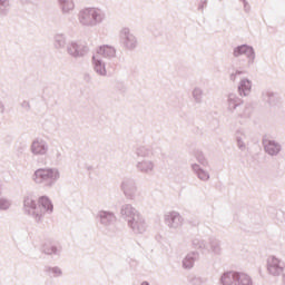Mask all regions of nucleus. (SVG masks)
<instances>
[{"instance_id": "nucleus-10", "label": "nucleus", "mask_w": 285, "mask_h": 285, "mask_svg": "<svg viewBox=\"0 0 285 285\" xmlns=\"http://www.w3.org/2000/svg\"><path fill=\"white\" fill-rule=\"evenodd\" d=\"M8 208H10V202L0 199V210H8Z\"/></svg>"}, {"instance_id": "nucleus-9", "label": "nucleus", "mask_w": 285, "mask_h": 285, "mask_svg": "<svg viewBox=\"0 0 285 285\" xmlns=\"http://www.w3.org/2000/svg\"><path fill=\"white\" fill-rule=\"evenodd\" d=\"M100 50L105 55V57H112L115 55V49L112 47H101Z\"/></svg>"}, {"instance_id": "nucleus-3", "label": "nucleus", "mask_w": 285, "mask_h": 285, "mask_svg": "<svg viewBox=\"0 0 285 285\" xmlns=\"http://www.w3.org/2000/svg\"><path fill=\"white\" fill-rule=\"evenodd\" d=\"M101 13L97 9H86L80 13V21L82 23H92V21H100Z\"/></svg>"}, {"instance_id": "nucleus-6", "label": "nucleus", "mask_w": 285, "mask_h": 285, "mask_svg": "<svg viewBox=\"0 0 285 285\" xmlns=\"http://www.w3.org/2000/svg\"><path fill=\"white\" fill-rule=\"evenodd\" d=\"M31 150L36 155H43V153H46V145H43V142H41L39 140H36L32 144Z\"/></svg>"}, {"instance_id": "nucleus-5", "label": "nucleus", "mask_w": 285, "mask_h": 285, "mask_svg": "<svg viewBox=\"0 0 285 285\" xmlns=\"http://www.w3.org/2000/svg\"><path fill=\"white\" fill-rule=\"evenodd\" d=\"M242 55L247 56L248 59H250V60L255 59V51L246 45H243L234 50L235 57H242Z\"/></svg>"}, {"instance_id": "nucleus-2", "label": "nucleus", "mask_w": 285, "mask_h": 285, "mask_svg": "<svg viewBox=\"0 0 285 285\" xmlns=\"http://www.w3.org/2000/svg\"><path fill=\"white\" fill-rule=\"evenodd\" d=\"M59 179V171L52 169H38L36 171V181H55Z\"/></svg>"}, {"instance_id": "nucleus-1", "label": "nucleus", "mask_w": 285, "mask_h": 285, "mask_svg": "<svg viewBox=\"0 0 285 285\" xmlns=\"http://www.w3.org/2000/svg\"><path fill=\"white\" fill-rule=\"evenodd\" d=\"M222 282L225 285H230L233 282H238V284L248 285L250 279L245 274H237L229 272L222 277Z\"/></svg>"}, {"instance_id": "nucleus-7", "label": "nucleus", "mask_w": 285, "mask_h": 285, "mask_svg": "<svg viewBox=\"0 0 285 285\" xmlns=\"http://www.w3.org/2000/svg\"><path fill=\"white\" fill-rule=\"evenodd\" d=\"M265 150L268 155H277L279 153V145L274 141L265 142Z\"/></svg>"}, {"instance_id": "nucleus-13", "label": "nucleus", "mask_w": 285, "mask_h": 285, "mask_svg": "<svg viewBox=\"0 0 285 285\" xmlns=\"http://www.w3.org/2000/svg\"><path fill=\"white\" fill-rule=\"evenodd\" d=\"M141 285H148V283L144 282Z\"/></svg>"}, {"instance_id": "nucleus-11", "label": "nucleus", "mask_w": 285, "mask_h": 285, "mask_svg": "<svg viewBox=\"0 0 285 285\" xmlns=\"http://www.w3.org/2000/svg\"><path fill=\"white\" fill-rule=\"evenodd\" d=\"M198 177L200 179L206 180V179H208V174H206V171H204V170H200V171H198Z\"/></svg>"}, {"instance_id": "nucleus-8", "label": "nucleus", "mask_w": 285, "mask_h": 285, "mask_svg": "<svg viewBox=\"0 0 285 285\" xmlns=\"http://www.w3.org/2000/svg\"><path fill=\"white\" fill-rule=\"evenodd\" d=\"M239 92H243V95H248V92H250V81L242 80L239 86Z\"/></svg>"}, {"instance_id": "nucleus-12", "label": "nucleus", "mask_w": 285, "mask_h": 285, "mask_svg": "<svg viewBox=\"0 0 285 285\" xmlns=\"http://www.w3.org/2000/svg\"><path fill=\"white\" fill-rule=\"evenodd\" d=\"M100 75H106V69L102 68V70L100 71Z\"/></svg>"}, {"instance_id": "nucleus-4", "label": "nucleus", "mask_w": 285, "mask_h": 285, "mask_svg": "<svg viewBox=\"0 0 285 285\" xmlns=\"http://www.w3.org/2000/svg\"><path fill=\"white\" fill-rule=\"evenodd\" d=\"M39 206H35V203L30 199L26 200V206H31L35 210H37V215H39V213H46V210H51L52 209V204H50V199H48L47 197H41L39 199Z\"/></svg>"}]
</instances>
